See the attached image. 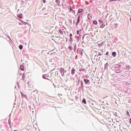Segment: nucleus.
Wrapping results in <instances>:
<instances>
[{
	"instance_id": "obj_1",
	"label": "nucleus",
	"mask_w": 131,
	"mask_h": 131,
	"mask_svg": "<svg viewBox=\"0 0 131 131\" xmlns=\"http://www.w3.org/2000/svg\"><path fill=\"white\" fill-rule=\"evenodd\" d=\"M110 63L112 66L110 74H111L112 76H114V75H115V74H114L115 73V59L111 61Z\"/></svg>"
},
{
	"instance_id": "obj_2",
	"label": "nucleus",
	"mask_w": 131,
	"mask_h": 131,
	"mask_svg": "<svg viewBox=\"0 0 131 131\" xmlns=\"http://www.w3.org/2000/svg\"><path fill=\"white\" fill-rule=\"evenodd\" d=\"M112 76L113 78L111 80V83L113 86H115V78H114L115 75H114V76H113L112 75Z\"/></svg>"
},
{
	"instance_id": "obj_3",
	"label": "nucleus",
	"mask_w": 131,
	"mask_h": 131,
	"mask_svg": "<svg viewBox=\"0 0 131 131\" xmlns=\"http://www.w3.org/2000/svg\"><path fill=\"white\" fill-rule=\"evenodd\" d=\"M83 77L84 78L83 81L85 84H88L90 83V80L88 78H86V77Z\"/></svg>"
},
{
	"instance_id": "obj_4",
	"label": "nucleus",
	"mask_w": 131,
	"mask_h": 131,
	"mask_svg": "<svg viewBox=\"0 0 131 131\" xmlns=\"http://www.w3.org/2000/svg\"><path fill=\"white\" fill-rule=\"evenodd\" d=\"M59 71L61 74L62 76H64V72H65V70L63 68H60L59 69Z\"/></svg>"
},
{
	"instance_id": "obj_5",
	"label": "nucleus",
	"mask_w": 131,
	"mask_h": 131,
	"mask_svg": "<svg viewBox=\"0 0 131 131\" xmlns=\"http://www.w3.org/2000/svg\"><path fill=\"white\" fill-rule=\"evenodd\" d=\"M111 30L112 31H115V23L114 22H112V24H111Z\"/></svg>"
},
{
	"instance_id": "obj_6",
	"label": "nucleus",
	"mask_w": 131,
	"mask_h": 131,
	"mask_svg": "<svg viewBox=\"0 0 131 131\" xmlns=\"http://www.w3.org/2000/svg\"><path fill=\"white\" fill-rule=\"evenodd\" d=\"M78 13L80 15H82V13H83V9L79 8L78 10Z\"/></svg>"
},
{
	"instance_id": "obj_7",
	"label": "nucleus",
	"mask_w": 131,
	"mask_h": 131,
	"mask_svg": "<svg viewBox=\"0 0 131 131\" xmlns=\"http://www.w3.org/2000/svg\"><path fill=\"white\" fill-rule=\"evenodd\" d=\"M11 115H12V114H9V119H8V124L9 125L10 127H11Z\"/></svg>"
},
{
	"instance_id": "obj_8",
	"label": "nucleus",
	"mask_w": 131,
	"mask_h": 131,
	"mask_svg": "<svg viewBox=\"0 0 131 131\" xmlns=\"http://www.w3.org/2000/svg\"><path fill=\"white\" fill-rule=\"evenodd\" d=\"M108 66H109V63L108 62H106L105 64H104V70H108Z\"/></svg>"
},
{
	"instance_id": "obj_9",
	"label": "nucleus",
	"mask_w": 131,
	"mask_h": 131,
	"mask_svg": "<svg viewBox=\"0 0 131 131\" xmlns=\"http://www.w3.org/2000/svg\"><path fill=\"white\" fill-rule=\"evenodd\" d=\"M75 69L74 68H72L71 72L72 75H73L74 74H75Z\"/></svg>"
},
{
	"instance_id": "obj_10",
	"label": "nucleus",
	"mask_w": 131,
	"mask_h": 131,
	"mask_svg": "<svg viewBox=\"0 0 131 131\" xmlns=\"http://www.w3.org/2000/svg\"><path fill=\"white\" fill-rule=\"evenodd\" d=\"M120 69L121 68V65L119 64H115V69Z\"/></svg>"
},
{
	"instance_id": "obj_11",
	"label": "nucleus",
	"mask_w": 131,
	"mask_h": 131,
	"mask_svg": "<svg viewBox=\"0 0 131 131\" xmlns=\"http://www.w3.org/2000/svg\"><path fill=\"white\" fill-rule=\"evenodd\" d=\"M20 95L25 99H27V95L23 93V92H20Z\"/></svg>"
},
{
	"instance_id": "obj_12",
	"label": "nucleus",
	"mask_w": 131,
	"mask_h": 131,
	"mask_svg": "<svg viewBox=\"0 0 131 131\" xmlns=\"http://www.w3.org/2000/svg\"><path fill=\"white\" fill-rule=\"evenodd\" d=\"M19 21L22 23V24H24V25H27V24H28V22H25L22 19H19Z\"/></svg>"
},
{
	"instance_id": "obj_13",
	"label": "nucleus",
	"mask_w": 131,
	"mask_h": 131,
	"mask_svg": "<svg viewBox=\"0 0 131 131\" xmlns=\"http://www.w3.org/2000/svg\"><path fill=\"white\" fill-rule=\"evenodd\" d=\"M81 31H82V30H81V29H80V30H78L77 31V35L81 36V34H80V32H81Z\"/></svg>"
},
{
	"instance_id": "obj_14",
	"label": "nucleus",
	"mask_w": 131,
	"mask_h": 131,
	"mask_svg": "<svg viewBox=\"0 0 131 131\" xmlns=\"http://www.w3.org/2000/svg\"><path fill=\"white\" fill-rule=\"evenodd\" d=\"M82 104H84V105H86V100L85 98H83L82 100Z\"/></svg>"
},
{
	"instance_id": "obj_15",
	"label": "nucleus",
	"mask_w": 131,
	"mask_h": 131,
	"mask_svg": "<svg viewBox=\"0 0 131 131\" xmlns=\"http://www.w3.org/2000/svg\"><path fill=\"white\" fill-rule=\"evenodd\" d=\"M19 70H21V71H24L25 70V68H24V66L23 65H20V68H19Z\"/></svg>"
},
{
	"instance_id": "obj_16",
	"label": "nucleus",
	"mask_w": 131,
	"mask_h": 131,
	"mask_svg": "<svg viewBox=\"0 0 131 131\" xmlns=\"http://www.w3.org/2000/svg\"><path fill=\"white\" fill-rule=\"evenodd\" d=\"M115 72L116 73H120V72H121V70H120V69H115Z\"/></svg>"
},
{
	"instance_id": "obj_17",
	"label": "nucleus",
	"mask_w": 131,
	"mask_h": 131,
	"mask_svg": "<svg viewBox=\"0 0 131 131\" xmlns=\"http://www.w3.org/2000/svg\"><path fill=\"white\" fill-rule=\"evenodd\" d=\"M112 126H114V127H112ZM111 131H115V126H114V124H112V125H111Z\"/></svg>"
},
{
	"instance_id": "obj_18",
	"label": "nucleus",
	"mask_w": 131,
	"mask_h": 131,
	"mask_svg": "<svg viewBox=\"0 0 131 131\" xmlns=\"http://www.w3.org/2000/svg\"><path fill=\"white\" fill-rule=\"evenodd\" d=\"M55 3L58 7H60V0H55Z\"/></svg>"
},
{
	"instance_id": "obj_19",
	"label": "nucleus",
	"mask_w": 131,
	"mask_h": 131,
	"mask_svg": "<svg viewBox=\"0 0 131 131\" xmlns=\"http://www.w3.org/2000/svg\"><path fill=\"white\" fill-rule=\"evenodd\" d=\"M93 18V17L92 16H91V13H89L88 14V20H91L92 18Z\"/></svg>"
},
{
	"instance_id": "obj_20",
	"label": "nucleus",
	"mask_w": 131,
	"mask_h": 131,
	"mask_svg": "<svg viewBox=\"0 0 131 131\" xmlns=\"http://www.w3.org/2000/svg\"><path fill=\"white\" fill-rule=\"evenodd\" d=\"M68 9L70 10V12H72V11H73V9H72V7H71V5H70L69 7H68Z\"/></svg>"
},
{
	"instance_id": "obj_21",
	"label": "nucleus",
	"mask_w": 131,
	"mask_h": 131,
	"mask_svg": "<svg viewBox=\"0 0 131 131\" xmlns=\"http://www.w3.org/2000/svg\"><path fill=\"white\" fill-rule=\"evenodd\" d=\"M80 22V19H77V22L75 23L76 26H77L78 24H79Z\"/></svg>"
},
{
	"instance_id": "obj_22",
	"label": "nucleus",
	"mask_w": 131,
	"mask_h": 131,
	"mask_svg": "<svg viewBox=\"0 0 131 131\" xmlns=\"http://www.w3.org/2000/svg\"><path fill=\"white\" fill-rule=\"evenodd\" d=\"M93 25H98V21L96 20H93Z\"/></svg>"
},
{
	"instance_id": "obj_23",
	"label": "nucleus",
	"mask_w": 131,
	"mask_h": 131,
	"mask_svg": "<svg viewBox=\"0 0 131 131\" xmlns=\"http://www.w3.org/2000/svg\"><path fill=\"white\" fill-rule=\"evenodd\" d=\"M101 25H100V28H104V27H105V23H103L102 24H101Z\"/></svg>"
},
{
	"instance_id": "obj_24",
	"label": "nucleus",
	"mask_w": 131,
	"mask_h": 131,
	"mask_svg": "<svg viewBox=\"0 0 131 131\" xmlns=\"http://www.w3.org/2000/svg\"><path fill=\"white\" fill-rule=\"evenodd\" d=\"M77 85H79V83H80V78H77Z\"/></svg>"
},
{
	"instance_id": "obj_25",
	"label": "nucleus",
	"mask_w": 131,
	"mask_h": 131,
	"mask_svg": "<svg viewBox=\"0 0 131 131\" xmlns=\"http://www.w3.org/2000/svg\"><path fill=\"white\" fill-rule=\"evenodd\" d=\"M58 31H59V33H60L61 34V35H63V31H62V29H59Z\"/></svg>"
},
{
	"instance_id": "obj_26",
	"label": "nucleus",
	"mask_w": 131,
	"mask_h": 131,
	"mask_svg": "<svg viewBox=\"0 0 131 131\" xmlns=\"http://www.w3.org/2000/svg\"><path fill=\"white\" fill-rule=\"evenodd\" d=\"M22 80H25V73L23 74Z\"/></svg>"
},
{
	"instance_id": "obj_27",
	"label": "nucleus",
	"mask_w": 131,
	"mask_h": 131,
	"mask_svg": "<svg viewBox=\"0 0 131 131\" xmlns=\"http://www.w3.org/2000/svg\"><path fill=\"white\" fill-rule=\"evenodd\" d=\"M18 48H19V50H23V45H19L18 46Z\"/></svg>"
},
{
	"instance_id": "obj_28",
	"label": "nucleus",
	"mask_w": 131,
	"mask_h": 131,
	"mask_svg": "<svg viewBox=\"0 0 131 131\" xmlns=\"http://www.w3.org/2000/svg\"><path fill=\"white\" fill-rule=\"evenodd\" d=\"M68 49L69 50H70V51H72V50H73V47H72V46H69L68 47Z\"/></svg>"
},
{
	"instance_id": "obj_29",
	"label": "nucleus",
	"mask_w": 131,
	"mask_h": 131,
	"mask_svg": "<svg viewBox=\"0 0 131 131\" xmlns=\"http://www.w3.org/2000/svg\"><path fill=\"white\" fill-rule=\"evenodd\" d=\"M69 41H70L71 43H72V41H73V38L72 37H70Z\"/></svg>"
},
{
	"instance_id": "obj_30",
	"label": "nucleus",
	"mask_w": 131,
	"mask_h": 131,
	"mask_svg": "<svg viewBox=\"0 0 131 131\" xmlns=\"http://www.w3.org/2000/svg\"><path fill=\"white\" fill-rule=\"evenodd\" d=\"M6 36H7V37L10 39V42H13V40H12L11 37H10L8 35H6Z\"/></svg>"
},
{
	"instance_id": "obj_31",
	"label": "nucleus",
	"mask_w": 131,
	"mask_h": 131,
	"mask_svg": "<svg viewBox=\"0 0 131 131\" xmlns=\"http://www.w3.org/2000/svg\"><path fill=\"white\" fill-rule=\"evenodd\" d=\"M80 35H78L77 37V41H79V40L80 39Z\"/></svg>"
},
{
	"instance_id": "obj_32",
	"label": "nucleus",
	"mask_w": 131,
	"mask_h": 131,
	"mask_svg": "<svg viewBox=\"0 0 131 131\" xmlns=\"http://www.w3.org/2000/svg\"><path fill=\"white\" fill-rule=\"evenodd\" d=\"M79 71H80V72H81V71H85V69L81 68L79 70Z\"/></svg>"
},
{
	"instance_id": "obj_33",
	"label": "nucleus",
	"mask_w": 131,
	"mask_h": 131,
	"mask_svg": "<svg viewBox=\"0 0 131 131\" xmlns=\"http://www.w3.org/2000/svg\"><path fill=\"white\" fill-rule=\"evenodd\" d=\"M112 55L113 57H115V51H113L112 53Z\"/></svg>"
},
{
	"instance_id": "obj_34",
	"label": "nucleus",
	"mask_w": 131,
	"mask_h": 131,
	"mask_svg": "<svg viewBox=\"0 0 131 131\" xmlns=\"http://www.w3.org/2000/svg\"><path fill=\"white\" fill-rule=\"evenodd\" d=\"M98 22L100 24H102V23H104L103 21V20H101V19H98Z\"/></svg>"
},
{
	"instance_id": "obj_35",
	"label": "nucleus",
	"mask_w": 131,
	"mask_h": 131,
	"mask_svg": "<svg viewBox=\"0 0 131 131\" xmlns=\"http://www.w3.org/2000/svg\"><path fill=\"white\" fill-rule=\"evenodd\" d=\"M23 16V14L21 13L20 14H19L18 15V18H19L20 19L22 18V16Z\"/></svg>"
},
{
	"instance_id": "obj_36",
	"label": "nucleus",
	"mask_w": 131,
	"mask_h": 131,
	"mask_svg": "<svg viewBox=\"0 0 131 131\" xmlns=\"http://www.w3.org/2000/svg\"><path fill=\"white\" fill-rule=\"evenodd\" d=\"M42 77L43 78V79H46V78H47V76H46L45 74H43Z\"/></svg>"
},
{
	"instance_id": "obj_37",
	"label": "nucleus",
	"mask_w": 131,
	"mask_h": 131,
	"mask_svg": "<svg viewBox=\"0 0 131 131\" xmlns=\"http://www.w3.org/2000/svg\"><path fill=\"white\" fill-rule=\"evenodd\" d=\"M126 115L127 116H130V115L129 114V112H128V111H126Z\"/></svg>"
},
{
	"instance_id": "obj_38",
	"label": "nucleus",
	"mask_w": 131,
	"mask_h": 131,
	"mask_svg": "<svg viewBox=\"0 0 131 131\" xmlns=\"http://www.w3.org/2000/svg\"><path fill=\"white\" fill-rule=\"evenodd\" d=\"M130 68L129 67V66H126V69L127 70H129V69H130Z\"/></svg>"
},
{
	"instance_id": "obj_39",
	"label": "nucleus",
	"mask_w": 131,
	"mask_h": 131,
	"mask_svg": "<svg viewBox=\"0 0 131 131\" xmlns=\"http://www.w3.org/2000/svg\"><path fill=\"white\" fill-rule=\"evenodd\" d=\"M69 23H70V24H72V19H70L69 20Z\"/></svg>"
},
{
	"instance_id": "obj_40",
	"label": "nucleus",
	"mask_w": 131,
	"mask_h": 131,
	"mask_svg": "<svg viewBox=\"0 0 131 131\" xmlns=\"http://www.w3.org/2000/svg\"><path fill=\"white\" fill-rule=\"evenodd\" d=\"M81 15V14H79L78 15V17H77V19H80V20Z\"/></svg>"
},
{
	"instance_id": "obj_41",
	"label": "nucleus",
	"mask_w": 131,
	"mask_h": 131,
	"mask_svg": "<svg viewBox=\"0 0 131 131\" xmlns=\"http://www.w3.org/2000/svg\"><path fill=\"white\" fill-rule=\"evenodd\" d=\"M79 54H80V55H82L83 53H82V51H81V50H79Z\"/></svg>"
},
{
	"instance_id": "obj_42",
	"label": "nucleus",
	"mask_w": 131,
	"mask_h": 131,
	"mask_svg": "<svg viewBox=\"0 0 131 131\" xmlns=\"http://www.w3.org/2000/svg\"><path fill=\"white\" fill-rule=\"evenodd\" d=\"M71 13H72V14H74V15H75V10H73V11H72Z\"/></svg>"
},
{
	"instance_id": "obj_43",
	"label": "nucleus",
	"mask_w": 131,
	"mask_h": 131,
	"mask_svg": "<svg viewBox=\"0 0 131 131\" xmlns=\"http://www.w3.org/2000/svg\"><path fill=\"white\" fill-rule=\"evenodd\" d=\"M101 58V57H98V58H96V61H98V62L100 61V59Z\"/></svg>"
},
{
	"instance_id": "obj_44",
	"label": "nucleus",
	"mask_w": 131,
	"mask_h": 131,
	"mask_svg": "<svg viewBox=\"0 0 131 131\" xmlns=\"http://www.w3.org/2000/svg\"><path fill=\"white\" fill-rule=\"evenodd\" d=\"M81 85H83V81L80 80Z\"/></svg>"
},
{
	"instance_id": "obj_45",
	"label": "nucleus",
	"mask_w": 131,
	"mask_h": 131,
	"mask_svg": "<svg viewBox=\"0 0 131 131\" xmlns=\"http://www.w3.org/2000/svg\"><path fill=\"white\" fill-rule=\"evenodd\" d=\"M77 48V47H76V43H75V45H74V49H76Z\"/></svg>"
},
{
	"instance_id": "obj_46",
	"label": "nucleus",
	"mask_w": 131,
	"mask_h": 131,
	"mask_svg": "<svg viewBox=\"0 0 131 131\" xmlns=\"http://www.w3.org/2000/svg\"><path fill=\"white\" fill-rule=\"evenodd\" d=\"M65 39H66V42H68V38L65 37Z\"/></svg>"
},
{
	"instance_id": "obj_47",
	"label": "nucleus",
	"mask_w": 131,
	"mask_h": 131,
	"mask_svg": "<svg viewBox=\"0 0 131 131\" xmlns=\"http://www.w3.org/2000/svg\"><path fill=\"white\" fill-rule=\"evenodd\" d=\"M108 55H109V52H106L105 53V56H108Z\"/></svg>"
},
{
	"instance_id": "obj_48",
	"label": "nucleus",
	"mask_w": 131,
	"mask_h": 131,
	"mask_svg": "<svg viewBox=\"0 0 131 131\" xmlns=\"http://www.w3.org/2000/svg\"><path fill=\"white\" fill-rule=\"evenodd\" d=\"M102 55V54L100 53V52H99V53H98V55H97V57L98 56H101Z\"/></svg>"
},
{
	"instance_id": "obj_49",
	"label": "nucleus",
	"mask_w": 131,
	"mask_h": 131,
	"mask_svg": "<svg viewBox=\"0 0 131 131\" xmlns=\"http://www.w3.org/2000/svg\"><path fill=\"white\" fill-rule=\"evenodd\" d=\"M69 36H70V37H72V33H70Z\"/></svg>"
},
{
	"instance_id": "obj_50",
	"label": "nucleus",
	"mask_w": 131,
	"mask_h": 131,
	"mask_svg": "<svg viewBox=\"0 0 131 131\" xmlns=\"http://www.w3.org/2000/svg\"><path fill=\"white\" fill-rule=\"evenodd\" d=\"M81 89L82 91H83V89H84L83 85H81Z\"/></svg>"
},
{
	"instance_id": "obj_51",
	"label": "nucleus",
	"mask_w": 131,
	"mask_h": 131,
	"mask_svg": "<svg viewBox=\"0 0 131 131\" xmlns=\"http://www.w3.org/2000/svg\"><path fill=\"white\" fill-rule=\"evenodd\" d=\"M112 2H115V0H110L109 1L110 3H112Z\"/></svg>"
},
{
	"instance_id": "obj_52",
	"label": "nucleus",
	"mask_w": 131,
	"mask_h": 131,
	"mask_svg": "<svg viewBox=\"0 0 131 131\" xmlns=\"http://www.w3.org/2000/svg\"><path fill=\"white\" fill-rule=\"evenodd\" d=\"M84 36H85V35H84L82 37V40H83L84 39Z\"/></svg>"
},
{
	"instance_id": "obj_53",
	"label": "nucleus",
	"mask_w": 131,
	"mask_h": 131,
	"mask_svg": "<svg viewBox=\"0 0 131 131\" xmlns=\"http://www.w3.org/2000/svg\"><path fill=\"white\" fill-rule=\"evenodd\" d=\"M46 9H47V8H45V7L43 8L42 9V11H45V10H46Z\"/></svg>"
},
{
	"instance_id": "obj_54",
	"label": "nucleus",
	"mask_w": 131,
	"mask_h": 131,
	"mask_svg": "<svg viewBox=\"0 0 131 131\" xmlns=\"http://www.w3.org/2000/svg\"><path fill=\"white\" fill-rule=\"evenodd\" d=\"M15 106H16V103H13V108H15Z\"/></svg>"
},
{
	"instance_id": "obj_55",
	"label": "nucleus",
	"mask_w": 131,
	"mask_h": 131,
	"mask_svg": "<svg viewBox=\"0 0 131 131\" xmlns=\"http://www.w3.org/2000/svg\"><path fill=\"white\" fill-rule=\"evenodd\" d=\"M45 76H46V77H49V75L48 74H45Z\"/></svg>"
},
{
	"instance_id": "obj_56",
	"label": "nucleus",
	"mask_w": 131,
	"mask_h": 131,
	"mask_svg": "<svg viewBox=\"0 0 131 131\" xmlns=\"http://www.w3.org/2000/svg\"><path fill=\"white\" fill-rule=\"evenodd\" d=\"M118 26V24H117V23H116L115 24V27H117V26Z\"/></svg>"
},
{
	"instance_id": "obj_57",
	"label": "nucleus",
	"mask_w": 131,
	"mask_h": 131,
	"mask_svg": "<svg viewBox=\"0 0 131 131\" xmlns=\"http://www.w3.org/2000/svg\"><path fill=\"white\" fill-rule=\"evenodd\" d=\"M42 3H43V4H46V0H42Z\"/></svg>"
},
{
	"instance_id": "obj_58",
	"label": "nucleus",
	"mask_w": 131,
	"mask_h": 131,
	"mask_svg": "<svg viewBox=\"0 0 131 131\" xmlns=\"http://www.w3.org/2000/svg\"><path fill=\"white\" fill-rule=\"evenodd\" d=\"M129 123L131 124V118H129Z\"/></svg>"
},
{
	"instance_id": "obj_59",
	"label": "nucleus",
	"mask_w": 131,
	"mask_h": 131,
	"mask_svg": "<svg viewBox=\"0 0 131 131\" xmlns=\"http://www.w3.org/2000/svg\"><path fill=\"white\" fill-rule=\"evenodd\" d=\"M19 74L20 76H22V73H18Z\"/></svg>"
},
{
	"instance_id": "obj_60",
	"label": "nucleus",
	"mask_w": 131,
	"mask_h": 131,
	"mask_svg": "<svg viewBox=\"0 0 131 131\" xmlns=\"http://www.w3.org/2000/svg\"><path fill=\"white\" fill-rule=\"evenodd\" d=\"M74 52L75 53L76 52V49H74Z\"/></svg>"
},
{
	"instance_id": "obj_61",
	"label": "nucleus",
	"mask_w": 131,
	"mask_h": 131,
	"mask_svg": "<svg viewBox=\"0 0 131 131\" xmlns=\"http://www.w3.org/2000/svg\"><path fill=\"white\" fill-rule=\"evenodd\" d=\"M110 19H112V14L110 16Z\"/></svg>"
},
{
	"instance_id": "obj_62",
	"label": "nucleus",
	"mask_w": 131,
	"mask_h": 131,
	"mask_svg": "<svg viewBox=\"0 0 131 131\" xmlns=\"http://www.w3.org/2000/svg\"><path fill=\"white\" fill-rule=\"evenodd\" d=\"M46 79L47 80H50V79H49L48 78H46Z\"/></svg>"
},
{
	"instance_id": "obj_63",
	"label": "nucleus",
	"mask_w": 131,
	"mask_h": 131,
	"mask_svg": "<svg viewBox=\"0 0 131 131\" xmlns=\"http://www.w3.org/2000/svg\"><path fill=\"white\" fill-rule=\"evenodd\" d=\"M73 24H75V20H73Z\"/></svg>"
},
{
	"instance_id": "obj_64",
	"label": "nucleus",
	"mask_w": 131,
	"mask_h": 131,
	"mask_svg": "<svg viewBox=\"0 0 131 131\" xmlns=\"http://www.w3.org/2000/svg\"><path fill=\"white\" fill-rule=\"evenodd\" d=\"M89 25H90V24H89V23H88L86 26L89 27Z\"/></svg>"
}]
</instances>
